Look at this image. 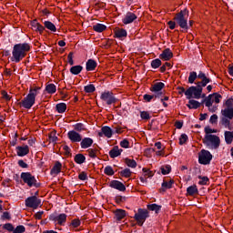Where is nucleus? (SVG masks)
<instances>
[{
	"instance_id": "f03ea898",
	"label": "nucleus",
	"mask_w": 233,
	"mask_h": 233,
	"mask_svg": "<svg viewBox=\"0 0 233 233\" xmlns=\"http://www.w3.org/2000/svg\"><path fill=\"white\" fill-rule=\"evenodd\" d=\"M28 52H30V45H28L27 43L15 45L12 52V61L19 63V61L26 56V54H28Z\"/></svg>"
},
{
	"instance_id": "4be33fe9",
	"label": "nucleus",
	"mask_w": 233,
	"mask_h": 233,
	"mask_svg": "<svg viewBox=\"0 0 233 233\" xmlns=\"http://www.w3.org/2000/svg\"><path fill=\"white\" fill-rule=\"evenodd\" d=\"M122 152H123V149H119L118 147H114L112 148V150L109 151V156L112 158L117 157L121 156Z\"/></svg>"
},
{
	"instance_id": "9b49d317",
	"label": "nucleus",
	"mask_w": 233,
	"mask_h": 233,
	"mask_svg": "<svg viewBox=\"0 0 233 233\" xmlns=\"http://www.w3.org/2000/svg\"><path fill=\"white\" fill-rule=\"evenodd\" d=\"M67 137L71 143H81L83 137L76 130H70L67 133Z\"/></svg>"
},
{
	"instance_id": "f704fd0d",
	"label": "nucleus",
	"mask_w": 233,
	"mask_h": 233,
	"mask_svg": "<svg viewBox=\"0 0 233 233\" xmlns=\"http://www.w3.org/2000/svg\"><path fill=\"white\" fill-rule=\"evenodd\" d=\"M204 132H205L204 137H207L208 136H216V135H213V134H216V132H218V130L212 129V128H210V127H206L205 129H204Z\"/></svg>"
},
{
	"instance_id": "a211bd4d",
	"label": "nucleus",
	"mask_w": 233,
	"mask_h": 233,
	"mask_svg": "<svg viewBox=\"0 0 233 233\" xmlns=\"http://www.w3.org/2000/svg\"><path fill=\"white\" fill-rule=\"evenodd\" d=\"M222 116L224 117H227L228 119H232L233 118V107H224L221 110Z\"/></svg>"
},
{
	"instance_id": "a878e982",
	"label": "nucleus",
	"mask_w": 233,
	"mask_h": 233,
	"mask_svg": "<svg viewBox=\"0 0 233 233\" xmlns=\"http://www.w3.org/2000/svg\"><path fill=\"white\" fill-rule=\"evenodd\" d=\"M224 136L227 145H230L233 141V131H226Z\"/></svg>"
},
{
	"instance_id": "f257e3e1",
	"label": "nucleus",
	"mask_w": 233,
	"mask_h": 233,
	"mask_svg": "<svg viewBox=\"0 0 233 233\" xmlns=\"http://www.w3.org/2000/svg\"><path fill=\"white\" fill-rule=\"evenodd\" d=\"M198 79H201L200 82L197 83V86H190L186 90L185 96L187 99H201V94H203V88L210 83V78L207 77V75L203 72L198 73Z\"/></svg>"
},
{
	"instance_id": "7c9ffc66",
	"label": "nucleus",
	"mask_w": 233,
	"mask_h": 233,
	"mask_svg": "<svg viewBox=\"0 0 233 233\" xmlns=\"http://www.w3.org/2000/svg\"><path fill=\"white\" fill-rule=\"evenodd\" d=\"M125 163L129 168H136L137 167V162L132 158H126Z\"/></svg>"
},
{
	"instance_id": "7ed1b4c3",
	"label": "nucleus",
	"mask_w": 233,
	"mask_h": 233,
	"mask_svg": "<svg viewBox=\"0 0 233 233\" xmlns=\"http://www.w3.org/2000/svg\"><path fill=\"white\" fill-rule=\"evenodd\" d=\"M39 87H35L34 89H30L28 95L20 102V105L24 108L30 109L34 105H35V97L39 94Z\"/></svg>"
},
{
	"instance_id": "cd10ccee",
	"label": "nucleus",
	"mask_w": 233,
	"mask_h": 233,
	"mask_svg": "<svg viewBox=\"0 0 233 233\" xmlns=\"http://www.w3.org/2000/svg\"><path fill=\"white\" fill-rule=\"evenodd\" d=\"M56 91H57V87H56V85H54V84H47L46 86V92L47 94H56Z\"/></svg>"
},
{
	"instance_id": "412c9836",
	"label": "nucleus",
	"mask_w": 233,
	"mask_h": 233,
	"mask_svg": "<svg viewBox=\"0 0 233 233\" xmlns=\"http://www.w3.org/2000/svg\"><path fill=\"white\" fill-rule=\"evenodd\" d=\"M101 130L102 132L99 133L100 137H103V135L108 138L112 137V128L106 126V127H103Z\"/></svg>"
},
{
	"instance_id": "0e129e2a",
	"label": "nucleus",
	"mask_w": 233,
	"mask_h": 233,
	"mask_svg": "<svg viewBox=\"0 0 233 233\" xmlns=\"http://www.w3.org/2000/svg\"><path fill=\"white\" fill-rule=\"evenodd\" d=\"M78 178L81 181H86V179H87L86 173H85V172L80 173L78 176Z\"/></svg>"
},
{
	"instance_id": "20e7f679",
	"label": "nucleus",
	"mask_w": 233,
	"mask_h": 233,
	"mask_svg": "<svg viewBox=\"0 0 233 233\" xmlns=\"http://www.w3.org/2000/svg\"><path fill=\"white\" fill-rule=\"evenodd\" d=\"M203 143L209 150H218L221 146V138L218 136H208L204 137Z\"/></svg>"
},
{
	"instance_id": "8fccbe9b",
	"label": "nucleus",
	"mask_w": 233,
	"mask_h": 233,
	"mask_svg": "<svg viewBox=\"0 0 233 233\" xmlns=\"http://www.w3.org/2000/svg\"><path fill=\"white\" fill-rule=\"evenodd\" d=\"M188 139V137L185 134H182L179 137V145H185Z\"/></svg>"
},
{
	"instance_id": "de8ad7c7",
	"label": "nucleus",
	"mask_w": 233,
	"mask_h": 233,
	"mask_svg": "<svg viewBox=\"0 0 233 233\" xmlns=\"http://www.w3.org/2000/svg\"><path fill=\"white\" fill-rule=\"evenodd\" d=\"M152 68H159L161 66V60L160 59H155L151 62Z\"/></svg>"
},
{
	"instance_id": "a19ab883",
	"label": "nucleus",
	"mask_w": 233,
	"mask_h": 233,
	"mask_svg": "<svg viewBox=\"0 0 233 233\" xmlns=\"http://www.w3.org/2000/svg\"><path fill=\"white\" fill-rule=\"evenodd\" d=\"M172 185H174L173 180L164 181L162 183V190H167L168 188H170L172 187Z\"/></svg>"
},
{
	"instance_id": "3c124183",
	"label": "nucleus",
	"mask_w": 233,
	"mask_h": 233,
	"mask_svg": "<svg viewBox=\"0 0 233 233\" xmlns=\"http://www.w3.org/2000/svg\"><path fill=\"white\" fill-rule=\"evenodd\" d=\"M81 225V220L76 218L73 219L71 222V227H73V228H77V227H79Z\"/></svg>"
},
{
	"instance_id": "c03bdc74",
	"label": "nucleus",
	"mask_w": 233,
	"mask_h": 233,
	"mask_svg": "<svg viewBox=\"0 0 233 233\" xmlns=\"http://www.w3.org/2000/svg\"><path fill=\"white\" fill-rule=\"evenodd\" d=\"M104 173L106 176H114V168H112L110 166H106L104 169Z\"/></svg>"
},
{
	"instance_id": "c85d7f7f",
	"label": "nucleus",
	"mask_w": 233,
	"mask_h": 233,
	"mask_svg": "<svg viewBox=\"0 0 233 233\" xmlns=\"http://www.w3.org/2000/svg\"><path fill=\"white\" fill-rule=\"evenodd\" d=\"M187 106L190 109L194 108H199L201 106V104L197 100H189L188 104H187Z\"/></svg>"
},
{
	"instance_id": "680f3d73",
	"label": "nucleus",
	"mask_w": 233,
	"mask_h": 233,
	"mask_svg": "<svg viewBox=\"0 0 233 233\" xmlns=\"http://www.w3.org/2000/svg\"><path fill=\"white\" fill-rule=\"evenodd\" d=\"M67 63H69L71 66L74 65V54H72V53L68 54Z\"/></svg>"
},
{
	"instance_id": "2f4dec72",
	"label": "nucleus",
	"mask_w": 233,
	"mask_h": 233,
	"mask_svg": "<svg viewBox=\"0 0 233 233\" xmlns=\"http://www.w3.org/2000/svg\"><path fill=\"white\" fill-rule=\"evenodd\" d=\"M93 30H95V32H105V30H106V25H103V24H96L95 25H93Z\"/></svg>"
},
{
	"instance_id": "052dcab7",
	"label": "nucleus",
	"mask_w": 233,
	"mask_h": 233,
	"mask_svg": "<svg viewBox=\"0 0 233 233\" xmlns=\"http://www.w3.org/2000/svg\"><path fill=\"white\" fill-rule=\"evenodd\" d=\"M140 116L142 119H150V114H148L147 111L141 112Z\"/></svg>"
},
{
	"instance_id": "f8f14e48",
	"label": "nucleus",
	"mask_w": 233,
	"mask_h": 233,
	"mask_svg": "<svg viewBox=\"0 0 233 233\" xmlns=\"http://www.w3.org/2000/svg\"><path fill=\"white\" fill-rule=\"evenodd\" d=\"M100 97L103 101H106V105H112L116 103V97H114V94H112L110 91L102 93Z\"/></svg>"
},
{
	"instance_id": "aec40b11",
	"label": "nucleus",
	"mask_w": 233,
	"mask_h": 233,
	"mask_svg": "<svg viewBox=\"0 0 233 233\" xmlns=\"http://www.w3.org/2000/svg\"><path fill=\"white\" fill-rule=\"evenodd\" d=\"M97 66V62H96L94 59H89L86 62V70L87 72H92L96 70V67Z\"/></svg>"
},
{
	"instance_id": "5701e85b",
	"label": "nucleus",
	"mask_w": 233,
	"mask_h": 233,
	"mask_svg": "<svg viewBox=\"0 0 233 233\" xmlns=\"http://www.w3.org/2000/svg\"><path fill=\"white\" fill-rule=\"evenodd\" d=\"M165 84L163 82H158L151 87V90L152 92H155V94H157V92H161V90H163Z\"/></svg>"
},
{
	"instance_id": "c756f323",
	"label": "nucleus",
	"mask_w": 233,
	"mask_h": 233,
	"mask_svg": "<svg viewBox=\"0 0 233 233\" xmlns=\"http://www.w3.org/2000/svg\"><path fill=\"white\" fill-rule=\"evenodd\" d=\"M82 71H83V66H74L70 68V72L74 76H77V75L81 74Z\"/></svg>"
},
{
	"instance_id": "e2e57ef3",
	"label": "nucleus",
	"mask_w": 233,
	"mask_h": 233,
	"mask_svg": "<svg viewBox=\"0 0 233 233\" xmlns=\"http://www.w3.org/2000/svg\"><path fill=\"white\" fill-rule=\"evenodd\" d=\"M153 99H154V96L144 95V100L147 101V103H150Z\"/></svg>"
},
{
	"instance_id": "423d86ee",
	"label": "nucleus",
	"mask_w": 233,
	"mask_h": 233,
	"mask_svg": "<svg viewBox=\"0 0 233 233\" xmlns=\"http://www.w3.org/2000/svg\"><path fill=\"white\" fill-rule=\"evenodd\" d=\"M212 161V154L208 150L202 149L198 155V162L200 165H209Z\"/></svg>"
},
{
	"instance_id": "09e8293b",
	"label": "nucleus",
	"mask_w": 233,
	"mask_h": 233,
	"mask_svg": "<svg viewBox=\"0 0 233 233\" xmlns=\"http://www.w3.org/2000/svg\"><path fill=\"white\" fill-rule=\"evenodd\" d=\"M200 179L198 181V185H208V177H198Z\"/></svg>"
},
{
	"instance_id": "6e6552de",
	"label": "nucleus",
	"mask_w": 233,
	"mask_h": 233,
	"mask_svg": "<svg viewBox=\"0 0 233 233\" xmlns=\"http://www.w3.org/2000/svg\"><path fill=\"white\" fill-rule=\"evenodd\" d=\"M148 218V211L147 209H138L137 213L135 215V219L137 221V224L141 227L143 223L147 221Z\"/></svg>"
},
{
	"instance_id": "a18cd8bd",
	"label": "nucleus",
	"mask_w": 233,
	"mask_h": 233,
	"mask_svg": "<svg viewBox=\"0 0 233 233\" xmlns=\"http://www.w3.org/2000/svg\"><path fill=\"white\" fill-rule=\"evenodd\" d=\"M170 170H172V168L170 167V166L167 165V166H163L161 167V173L164 176H167V174H170Z\"/></svg>"
},
{
	"instance_id": "4d7b16f0",
	"label": "nucleus",
	"mask_w": 233,
	"mask_h": 233,
	"mask_svg": "<svg viewBox=\"0 0 233 233\" xmlns=\"http://www.w3.org/2000/svg\"><path fill=\"white\" fill-rule=\"evenodd\" d=\"M130 145V142H128V140L124 139L120 142V147H122V148H128Z\"/></svg>"
},
{
	"instance_id": "0eeeda50",
	"label": "nucleus",
	"mask_w": 233,
	"mask_h": 233,
	"mask_svg": "<svg viewBox=\"0 0 233 233\" xmlns=\"http://www.w3.org/2000/svg\"><path fill=\"white\" fill-rule=\"evenodd\" d=\"M21 179H23L24 183H25L27 187H35V185H37V180L35 179V177L30 174V172L21 173Z\"/></svg>"
},
{
	"instance_id": "4468645a",
	"label": "nucleus",
	"mask_w": 233,
	"mask_h": 233,
	"mask_svg": "<svg viewBox=\"0 0 233 233\" xmlns=\"http://www.w3.org/2000/svg\"><path fill=\"white\" fill-rule=\"evenodd\" d=\"M109 187L111 188H115L116 190H119L120 192H125L127 190L125 184L120 182L119 180H112L111 182H109Z\"/></svg>"
},
{
	"instance_id": "bf43d9fd",
	"label": "nucleus",
	"mask_w": 233,
	"mask_h": 233,
	"mask_svg": "<svg viewBox=\"0 0 233 233\" xmlns=\"http://www.w3.org/2000/svg\"><path fill=\"white\" fill-rule=\"evenodd\" d=\"M49 141L50 143H56V141H57V137L56 136V133H51L49 135Z\"/></svg>"
},
{
	"instance_id": "603ef678",
	"label": "nucleus",
	"mask_w": 233,
	"mask_h": 233,
	"mask_svg": "<svg viewBox=\"0 0 233 233\" xmlns=\"http://www.w3.org/2000/svg\"><path fill=\"white\" fill-rule=\"evenodd\" d=\"M87 152H88L89 157H93V158L97 157V151L96 149H88Z\"/></svg>"
},
{
	"instance_id": "338daca9",
	"label": "nucleus",
	"mask_w": 233,
	"mask_h": 233,
	"mask_svg": "<svg viewBox=\"0 0 233 233\" xmlns=\"http://www.w3.org/2000/svg\"><path fill=\"white\" fill-rule=\"evenodd\" d=\"M2 96H3L4 99H5L6 101H10L11 96H10V95H8V93L6 91H2Z\"/></svg>"
},
{
	"instance_id": "79ce46f5",
	"label": "nucleus",
	"mask_w": 233,
	"mask_h": 233,
	"mask_svg": "<svg viewBox=\"0 0 233 233\" xmlns=\"http://www.w3.org/2000/svg\"><path fill=\"white\" fill-rule=\"evenodd\" d=\"M120 176L122 177H130V176H132V171L130 170V168H125L120 172Z\"/></svg>"
},
{
	"instance_id": "58836bf2",
	"label": "nucleus",
	"mask_w": 233,
	"mask_h": 233,
	"mask_svg": "<svg viewBox=\"0 0 233 233\" xmlns=\"http://www.w3.org/2000/svg\"><path fill=\"white\" fill-rule=\"evenodd\" d=\"M148 210H151L152 212H156V214H157V212H159V210H161V206L157 205V204H151L147 206Z\"/></svg>"
},
{
	"instance_id": "b1692460",
	"label": "nucleus",
	"mask_w": 233,
	"mask_h": 233,
	"mask_svg": "<svg viewBox=\"0 0 233 233\" xmlns=\"http://www.w3.org/2000/svg\"><path fill=\"white\" fill-rule=\"evenodd\" d=\"M127 30L117 28L115 30V36L117 37L118 39H122V37H127Z\"/></svg>"
},
{
	"instance_id": "9d476101",
	"label": "nucleus",
	"mask_w": 233,
	"mask_h": 233,
	"mask_svg": "<svg viewBox=\"0 0 233 233\" xmlns=\"http://www.w3.org/2000/svg\"><path fill=\"white\" fill-rule=\"evenodd\" d=\"M221 95L218 93H214L212 95H209L206 99H205V106H212L214 103L218 105L221 101Z\"/></svg>"
},
{
	"instance_id": "4c0bfd02",
	"label": "nucleus",
	"mask_w": 233,
	"mask_h": 233,
	"mask_svg": "<svg viewBox=\"0 0 233 233\" xmlns=\"http://www.w3.org/2000/svg\"><path fill=\"white\" fill-rule=\"evenodd\" d=\"M199 75H198V73H196L195 71L190 72L189 73V76H188V83H190V85L194 84V81H196V79H198V77Z\"/></svg>"
},
{
	"instance_id": "ddd939ff",
	"label": "nucleus",
	"mask_w": 233,
	"mask_h": 233,
	"mask_svg": "<svg viewBox=\"0 0 233 233\" xmlns=\"http://www.w3.org/2000/svg\"><path fill=\"white\" fill-rule=\"evenodd\" d=\"M49 219L51 221H55V223H57V225H65L66 223V214L62 213L58 216L52 215Z\"/></svg>"
},
{
	"instance_id": "49530a36",
	"label": "nucleus",
	"mask_w": 233,
	"mask_h": 233,
	"mask_svg": "<svg viewBox=\"0 0 233 233\" xmlns=\"http://www.w3.org/2000/svg\"><path fill=\"white\" fill-rule=\"evenodd\" d=\"M142 171L144 177H152V176H154V173H152V171H150L148 168L144 167Z\"/></svg>"
},
{
	"instance_id": "864d4df0",
	"label": "nucleus",
	"mask_w": 233,
	"mask_h": 233,
	"mask_svg": "<svg viewBox=\"0 0 233 233\" xmlns=\"http://www.w3.org/2000/svg\"><path fill=\"white\" fill-rule=\"evenodd\" d=\"M25 226H17L14 229L13 233H23V232H25Z\"/></svg>"
},
{
	"instance_id": "5fc2aeb1",
	"label": "nucleus",
	"mask_w": 233,
	"mask_h": 233,
	"mask_svg": "<svg viewBox=\"0 0 233 233\" xmlns=\"http://www.w3.org/2000/svg\"><path fill=\"white\" fill-rule=\"evenodd\" d=\"M211 125H218V115H212L209 119Z\"/></svg>"
},
{
	"instance_id": "e433bc0d",
	"label": "nucleus",
	"mask_w": 233,
	"mask_h": 233,
	"mask_svg": "<svg viewBox=\"0 0 233 233\" xmlns=\"http://www.w3.org/2000/svg\"><path fill=\"white\" fill-rule=\"evenodd\" d=\"M56 110L58 114H63L66 112V104L65 103H60L56 105Z\"/></svg>"
},
{
	"instance_id": "69168bd1",
	"label": "nucleus",
	"mask_w": 233,
	"mask_h": 233,
	"mask_svg": "<svg viewBox=\"0 0 233 233\" xmlns=\"http://www.w3.org/2000/svg\"><path fill=\"white\" fill-rule=\"evenodd\" d=\"M39 25V23L37 22V20H34L32 23H31V26H32V29L36 31L37 30V26Z\"/></svg>"
},
{
	"instance_id": "1a4fd4ad",
	"label": "nucleus",
	"mask_w": 233,
	"mask_h": 233,
	"mask_svg": "<svg viewBox=\"0 0 233 233\" xmlns=\"http://www.w3.org/2000/svg\"><path fill=\"white\" fill-rule=\"evenodd\" d=\"M40 206L41 199L35 196L29 197L25 199V207H28V208H38Z\"/></svg>"
},
{
	"instance_id": "39448f33",
	"label": "nucleus",
	"mask_w": 233,
	"mask_h": 233,
	"mask_svg": "<svg viewBox=\"0 0 233 233\" xmlns=\"http://www.w3.org/2000/svg\"><path fill=\"white\" fill-rule=\"evenodd\" d=\"M175 20L180 28H183L184 30L188 28V12L186 9L180 11L175 17Z\"/></svg>"
},
{
	"instance_id": "2eb2a0df",
	"label": "nucleus",
	"mask_w": 233,
	"mask_h": 233,
	"mask_svg": "<svg viewBox=\"0 0 233 233\" xmlns=\"http://www.w3.org/2000/svg\"><path fill=\"white\" fill-rule=\"evenodd\" d=\"M137 19V16L134 13H127L126 16L123 18L124 25H130V23H134Z\"/></svg>"
},
{
	"instance_id": "774afa93",
	"label": "nucleus",
	"mask_w": 233,
	"mask_h": 233,
	"mask_svg": "<svg viewBox=\"0 0 233 233\" xmlns=\"http://www.w3.org/2000/svg\"><path fill=\"white\" fill-rule=\"evenodd\" d=\"M222 125H224L225 127H228V125H230V121L228 120V118H227V116L223 117L221 120Z\"/></svg>"
},
{
	"instance_id": "bb28decb",
	"label": "nucleus",
	"mask_w": 233,
	"mask_h": 233,
	"mask_svg": "<svg viewBox=\"0 0 233 233\" xmlns=\"http://www.w3.org/2000/svg\"><path fill=\"white\" fill-rule=\"evenodd\" d=\"M45 27L47 28V30H50V32H57V28L56 27V25L50 21H45L44 22Z\"/></svg>"
},
{
	"instance_id": "c9c22d12",
	"label": "nucleus",
	"mask_w": 233,
	"mask_h": 233,
	"mask_svg": "<svg viewBox=\"0 0 233 233\" xmlns=\"http://www.w3.org/2000/svg\"><path fill=\"white\" fill-rule=\"evenodd\" d=\"M86 157H85L83 156V154H77L75 157V161L78 164V165H83V163H85Z\"/></svg>"
},
{
	"instance_id": "ea45409f",
	"label": "nucleus",
	"mask_w": 233,
	"mask_h": 233,
	"mask_svg": "<svg viewBox=\"0 0 233 233\" xmlns=\"http://www.w3.org/2000/svg\"><path fill=\"white\" fill-rule=\"evenodd\" d=\"M73 127L76 132H83V130H86V127L83 123L75 124Z\"/></svg>"
},
{
	"instance_id": "6ab92c4d",
	"label": "nucleus",
	"mask_w": 233,
	"mask_h": 233,
	"mask_svg": "<svg viewBox=\"0 0 233 233\" xmlns=\"http://www.w3.org/2000/svg\"><path fill=\"white\" fill-rule=\"evenodd\" d=\"M173 56L174 54H172V51H170L168 48L165 49L160 55L161 59H164V61H170Z\"/></svg>"
},
{
	"instance_id": "72a5a7b5",
	"label": "nucleus",
	"mask_w": 233,
	"mask_h": 233,
	"mask_svg": "<svg viewBox=\"0 0 233 233\" xmlns=\"http://www.w3.org/2000/svg\"><path fill=\"white\" fill-rule=\"evenodd\" d=\"M187 192L188 196H194L195 194H198V186H190L187 188Z\"/></svg>"
},
{
	"instance_id": "37998d69",
	"label": "nucleus",
	"mask_w": 233,
	"mask_h": 233,
	"mask_svg": "<svg viewBox=\"0 0 233 233\" xmlns=\"http://www.w3.org/2000/svg\"><path fill=\"white\" fill-rule=\"evenodd\" d=\"M85 92H86V94H92V92H96V86H94V85L90 84L87 85L84 87Z\"/></svg>"
},
{
	"instance_id": "6e6d98bb",
	"label": "nucleus",
	"mask_w": 233,
	"mask_h": 233,
	"mask_svg": "<svg viewBox=\"0 0 233 233\" xmlns=\"http://www.w3.org/2000/svg\"><path fill=\"white\" fill-rule=\"evenodd\" d=\"M224 108H233V100L228 99L224 104Z\"/></svg>"
},
{
	"instance_id": "dca6fc26",
	"label": "nucleus",
	"mask_w": 233,
	"mask_h": 233,
	"mask_svg": "<svg viewBox=\"0 0 233 233\" xmlns=\"http://www.w3.org/2000/svg\"><path fill=\"white\" fill-rule=\"evenodd\" d=\"M28 152H30V148L28 147V146H21L16 147L17 156H19L20 157L26 156Z\"/></svg>"
},
{
	"instance_id": "393cba45",
	"label": "nucleus",
	"mask_w": 233,
	"mask_h": 233,
	"mask_svg": "<svg viewBox=\"0 0 233 233\" xmlns=\"http://www.w3.org/2000/svg\"><path fill=\"white\" fill-rule=\"evenodd\" d=\"M62 165L59 162H56L53 168L51 169V176H57L61 172Z\"/></svg>"
},
{
	"instance_id": "f3484780",
	"label": "nucleus",
	"mask_w": 233,
	"mask_h": 233,
	"mask_svg": "<svg viewBox=\"0 0 233 233\" xmlns=\"http://www.w3.org/2000/svg\"><path fill=\"white\" fill-rule=\"evenodd\" d=\"M94 145V140L90 137H85L80 141L81 148H90Z\"/></svg>"
},
{
	"instance_id": "473e14b6",
	"label": "nucleus",
	"mask_w": 233,
	"mask_h": 233,
	"mask_svg": "<svg viewBox=\"0 0 233 233\" xmlns=\"http://www.w3.org/2000/svg\"><path fill=\"white\" fill-rule=\"evenodd\" d=\"M115 216L118 221H121L127 216V213L125 210L118 209L115 212Z\"/></svg>"
},
{
	"instance_id": "13d9d810",
	"label": "nucleus",
	"mask_w": 233,
	"mask_h": 233,
	"mask_svg": "<svg viewBox=\"0 0 233 233\" xmlns=\"http://www.w3.org/2000/svg\"><path fill=\"white\" fill-rule=\"evenodd\" d=\"M4 228L8 230V232H14V226L10 223L5 224Z\"/></svg>"
}]
</instances>
